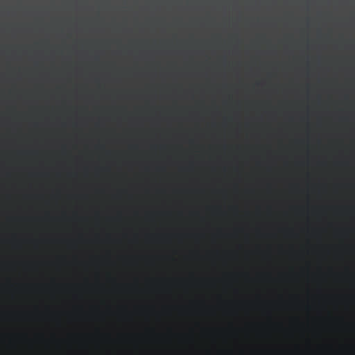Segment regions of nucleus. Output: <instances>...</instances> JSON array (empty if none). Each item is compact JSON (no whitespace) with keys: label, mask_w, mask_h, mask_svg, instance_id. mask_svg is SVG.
I'll return each instance as SVG.
<instances>
[{"label":"nucleus","mask_w":355,"mask_h":355,"mask_svg":"<svg viewBox=\"0 0 355 355\" xmlns=\"http://www.w3.org/2000/svg\"><path fill=\"white\" fill-rule=\"evenodd\" d=\"M211 22H212V23H214L215 21H212Z\"/></svg>","instance_id":"7"},{"label":"nucleus","mask_w":355,"mask_h":355,"mask_svg":"<svg viewBox=\"0 0 355 355\" xmlns=\"http://www.w3.org/2000/svg\"><path fill=\"white\" fill-rule=\"evenodd\" d=\"M40 23H42L43 21H40Z\"/></svg>","instance_id":"3"},{"label":"nucleus","mask_w":355,"mask_h":355,"mask_svg":"<svg viewBox=\"0 0 355 355\" xmlns=\"http://www.w3.org/2000/svg\"><path fill=\"white\" fill-rule=\"evenodd\" d=\"M101 23H103L104 21H101Z\"/></svg>","instance_id":"4"},{"label":"nucleus","mask_w":355,"mask_h":355,"mask_svg":"<svg viewBox=\"0 0 355 355\" xmlns=\"http://www.w3.org/2000/svg\"><path fill=\"white\" fill-rule=\"evenodd\" d=\"M162 22H163V23H165L166 21H163Z\"/></svg>","instance_id":"5"},{"label":"nucleus","mask_w":355,"mask_h":355,"mask_svg":"<svg viewBox=\"0 0 355 355\" xmlns=\"http://www.w3.org/2000/svg\"><path fill=\"white\" fill-rule=\"evenodd\" d=\"M178 22H179V23H181L182 21H179Z\"/></svg>","instance_id":"6"},{"label":"nucleus","mask_w":355,"mask_h":355,"mask_svg":"<svg viewBox=\"0 0 355 355\" xmlns=\"http://www.w3.org/2000/svg\"><path fill=\"white\" fill-rule=\"evenodd\" d=\"M305 6H306V7L307 8H309V1H306V2L305 3Z\"/></svg>","instance_id":"1"},{"label":"nucleus","mask_w":355,"mask_h":355,"mask_svg":"<svg viewBox=\"0 0 355 355\" xmlns=\"http://www.w3.org/2000/svg\"><path fill=\"white\" fill-rule=\"evenodd\" d=\"M305 22L309 23V22H310V21H306Z\"/></svg>","instance_id":"2"},{"label":"nucleus","mask_w":355,"mask_h":355,"mask_svg":"<svg viewBox=\"0 0 355 355\" xmlns=\"http://www.w3.org/2000/svg\"><path fill=\"white\" fill-rule=\"evenodd\" d=\"M10 21H8V23H10Z\"/></svg>","instance_id":"8"}]
</instances>
